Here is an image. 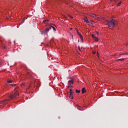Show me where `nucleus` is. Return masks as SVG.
I'll return each mask as SVG.
<instances>
[{"label": "nucleus", "instance_id": "412c9836", "mask_svg": "<svg viewBox=\"0 0 128 128\" xmlns=\"http://www.w3.org/2000/svg\"><path fill=\"white\" fill-rule=\"evenodd\" d=\"M68 16H69V18H73L72 16L70 14L68 15Z\"/></svg>", "mask_w": 128, "mask_h": 128}, {"label": "nucleus", "instance_id": "5701e85b", "mask_svg": "<svg viewBox=\"0 0 128 128\" xmlns=\"http://www.w3.org/2000/svg\"><path fill=\"white\" fill-rule=\"evenodd\" d=\"M78 48L80 50V46H78Z\"/></svg>", "mask_w": 128, "mask_h": 128}, {"label": "nucleus", "instance_id": "a211bd4d", "mask_svg": "<svg viewBox=\"0 0 128 128\" xmlns=\"http://www.w3.org/2000/svg\"><path fill=\"white\" fill-rule=\"evenodd\" d=\"M92 38L94 39L96 36V35L94 34H92Z\"/></svg>", "mask_w": 128, "mask_h": 128}, {"label": "nucleus", "instance_id": "bb28decb", "mask_svg": "<svg viewBox=\"0 0 128 128\" xmlns=\"http://www.w3.org/2000/svg\"><path fill=\"white\" fill-rule=\"evenodd\" d=\"M126 46H128V44H127V45Z\"/></svg>", "mask_w": 128, "mask_h": 128}, {"label": "nucleus", "instance_id": "393cba45", "mask_svg": "<svg viewBox=\"0 0 128 128\" xmlns=\"http://www.w3.org/2000/svg\"><path fill=\"white\" fill-rule=\"evenodd\" d=\"M78 42H80V40H78Z\"/></svg>", "mask_w": 128, "mask_h": 128}, {"label": "nucleus", "instance_id": "aec40b11", "mask_svg": "<svg viewBox=\"0 0 128 128\" xmlns=\"http://www.w3.org/2000/svg\"><path fill=\"white\" fill-rule=\"evenodd\" d=\"M120 4H122V2H119V3H118L117 6H120Z\"/></svg>", "mask_w": 128, "mask_h": 128}, {"label": "nucleus", "instance_id": "6e6552de", "mask_svg": "<svg viewBox=\"0 0 128 128\" xmlns=\"http://www.w3.org/2000/svg\"><path fill=\"white\" fill-rule=\"evenodd\" d=\"M50 30H52H52H54V32H56V28L54 27L53 26H50Z\"/></svg>", "mask_w": 128, "mask_h": 128}, {"label": "nucleus", "instance_id": "6ab92c4d", "mask_svg": "<svg viewBox=\"0 0 128 128\" xmlns=\"http://www.w3.org/2000/svg\"><path fill=\"white\" fill-rule=\"evenodd\" d=\"M70 94H72V89L70 90Z\"/></svg>", "mask_w": 128, "mask_h": 128}, {"label": "nucleus", "instance_id": "dca6fc26", "mask_svg": "<svg viewBox=\"0 0 128 128\" xmlns=\"http://www.w3.org/2000/svg\"><path fill=\"white\" fill-rule=\"evenodd\" d=\"M76 92L77 94H80V90H76Z\"/></svg>", "mask_w": 128, "mask_h": 128}, {"label": "nucleus", "instance_id": "39448f33", "mask_svg": "<svg viewBox=\"0 0 128 128\" xmlns=\"http://www.w3.org/2000/svg\"><path fill=\"white\" fill-rule=\"evenodd\" d=\"M50 30V26L48 27H47L44 30V34H46Z\"/></svg>", "mask_w": 128, "mask_h": 128}, {"label": "nucleus", "instance_id": "4468645a", "mask_svg": "<svg viewBox=\"0 0 128 128\" xmlns=\"http://www.w3.org/2000/svg\"><path fill=\"white\" fill-rule=\"evenodd\" d=\"M86 24H88V26H90L92 24V23H90V21H87Z\"/></svg>", "mask_w": 128, "mask_h": 128}, {"label": "nucleus", "instance_id": "b1692460", "mask_svg": "<svg viewBox=\"0 0 128 128\" xmlns=\"http://www.w3.org/2000/svg\"><path fill=\"white\" fill-rule=\"evenodd\" d=\"M46 22V20L44 21V22Z\"/></svg>", "mask_w": 128, "mask_h": 128}, {"label": "nucleus", "instance_id": "9b49d317", "mask_svg": "<svg viewBox=\"0 0 128 128\" xmlns=\"http://www.w3.org/2000/svg\"><path fill=\"white\" fill-rule=\"evenodd\" d=\"M94 40H95V42H98V38L96 36Z\"/></svg>", "mask_w": 128, "mask_h": 128}, {"label": "nucleus", "instance_id": "f8f14e48", "mask_svg": "<svg viewBox=\"0 0 128 128\" xmlns=\"http://www.w3.org/2000/svg\"><path fill=\"white\" fill-rule=\"evenodd\" d=\"M73 94H70L69 98H74V96H72Z\"/></svg>", "mask_w": 128, "mask_h": 128}, {"label": "nucleus", "instance_id": "f257e3e1", "mask_svg": "<svg viewBox=\"0 0 128 128\" xmlns=\"http://www.w3.org/2000/svg\"><path fill=\"white\" fill-rule=\"evenodd\" d=\"M105 22H107L106 24L109 26V28H114L116 24H118V21L114 19H112L110 20H106Z\"/></svg>", "mask_w": 128, "mask_h": 128}, {"label": "nucleus", "instance_id": "f03ea898", "mask_svg": "<svg viewBox=\"0 0 128 128\" xmlns=\"http://www.w3.org/2000/svg\"><path fill=\"white\" fill-rule=\"evenodd\" d=\"M18 96V92H16L14 94L9 96V99L14 100V98H17V96Z\"/></svg>", "mask_w": 128, "mask_h": 128}, {"label": "nucleus", "instance_id": "ddd939ff", "mask_svg": "<svg viewBox=\"0 0 128 128\" xmlns=\"http://www.w3.org/2000/svg\"><path fill=\"white\" fill-rule=\"evenodd\" d=\"M118 60H121V61L124 60V58H119L116 60L117 62H118Z\"/></svg>", "mask_w": 128, "mask_h": 128}, {"label": "nucleus", "instance_id": "20e7f679", "mask_svg": "<svg viewBox=\"0 0 128 128\" xmlns=\"http://www.w3.org/2000/svg\"><path fill=\"white\" fill-rule=\"evenodd\" d=\"M12 82L13 81L12 80H7L6 84H7V85L12 84Z\"/></svg>", "mask_w": 128, "mask_h": 128}, {"label": "nucleus", "instance_id": "a878e982", "mask_svg": "<svg viewBox=\"0 0 128 128\" xmlns=\"http://www.w3.org/2000/svg\"><path fill=\"white\" fill-rule=\"evenodd\" d=\"M93 54H95L94 52H93Z\"/></svg>", "mask_w": 128, "mask_h": 128}, {"label": "nucleus", "instance_id": "423d86ee", "mask_svg": "<svg viewBox=\"0 0 128 128\" xmlns=\"http://www.w3.org/2000/svg\"><path fill=\"white\" fill-rule=\"evenodd\" d=\"M8 100H10L8 99H6L4 102H3V104H8Z\"/></svg>", "mask_w": 128, "mask_h": 128}, {"label": "nucleus", "instance_id": "2eb2a0df", "mask_svg": "<svg viewBox=\"0 0 128 128\" xmlns=\"http://www.w3.org/2000/svg\"><path fill=\"white\" fill-rule=\"evenodd\" d=\"M91 16H93V18H96V15L94 14H92Z\"/></svg>", "mask_w": 128, "mask_h": 128}, {"label": "nucleus", "instance_id": "0eeeda50", "mask_svg": "<svg viewBox=\"0 0 128 128\" xmlns=\"http://www.w3.org/2000/svg\"><path fill=\"white\" fill-rule=\"evenodd\" d=\"M68 84H74V80H69L68 81Z\"/></svg>", "mask_w": 128, "mask_h": 128}, {"label": "nucleus", "instance_id": "9d476101", "mask_svg": "<svg viewBox=\"0 0 128 128\" xmlns=\"http://www.w3.org/2000/svg\"><path fill=\"white\" fill-rule=\"evenodd\" d=\"M86 92V88H82V94H84Z\"/></svg>", "mask_w": 128, "mask_h": 128}, {"label": "nucleus", "instance_id": "7ed1b4c3", "mask_svg": "<svg viewBox=\"0 0 128 128\" xmlns=\"http://www.w3.org/2000/svg\"><path fill=\"white\" fill-rule=\"evenodd\" d=\"M77 34H78L81 40H82V42H84V38H82V36L80 32L78 31H77Z\"/></svg>", "mask_w": 128, "mask_h": 128}, {"label": "nucleus", "instance_id": "f3484780", "mask_svg": "<svg viewBox=\"0 0 128 128\" xmlns=\"http://www.w3.org/2000/svg\"><path fill=\"white\" fill-rule=\"evenodd\" d=\"M68 84L69 85V86H68V88H72V84H69L68 83Z\"/></svg>", "mask_w": 128, "mask_h": 128}, {"label": "nucleus", "instance_id": "4be33fe9", "mask_svg": "<svg viewBox=\"0 0 128 128\" xmlns=\"http://www.w3.org/2000/svg\"><path fill=\"white\" fill-rule=\"evenodd\" d=\"M96 34L98 36H100V34L98 33V32H96Z\"/></svg>", "mask_w": 128, "mask_h": 128}, {"label": "nucleus", "instance_id": "1a4fd4ad", "mask_svg": "<svg viewBox=\"0 0 128 128\" xmlns=\"http://www.w3.org/2000/svg\"><path fill=\"white\" fill-rule=\"evenodd\" d=\"M84 22H88V17L84 16Z\"/></svg>", "mask_w": 128, "mask_h": 128}, {"label": "nucleus", "instance_id": "cd10ccee", "mask_svg": "<svg viewBox=\"0 0 128 128\" xmlns=\"http://www.w3.org/2000/svg\"><path fill=\"white\" fill-rule=\"evenodd\" d=\"M67 94H68V92Z\"/></svg>", "mask_w": 128, "mask_h": 128}]
</instances>
